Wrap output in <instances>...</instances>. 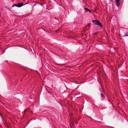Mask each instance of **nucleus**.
I'll return each instance as SVG.
<instances>
[{"mask_svg":"<svg viewBox=\"0 0 128 128\" xmlns=\"http://www.w3.org/2000/svg\"><path fill=\"white\" fill-rule=\"evenodd\" d=\"M101 96L103 99L105 97L104 96L103 94H101Z\"/></svg>","mask_w":128,"mask_h":128,"instance_id":"5","label":"nucleus"},{"mask_svg":"<svg viewBox=\"0 0 128 128\" xmlns=\"http://www.w3.org/2000/svg\"><path fill=\"white\" fill-rule=\"evenodd\" d=\"M24 5V4L23 3H19L16 4H13L12 6V7H13L14 6H16L17 7H18V8L20 7L23 6Z\"/></svg>","mask_w":128,"mask_h":128,"instance_id":"1","label":"nucleus"},{"mask_svg":"<svg viewBox=\"0 0 128 128\" xmlns=\"http://www.w3.org/2000/svg\"><path fill=\"white\" fill-rule=\"evenodd\" d=\"M127 34H128V33H127Z\"/></svg>","mask_w":128,"mask_h":128,"instance_id":"7","label":"nucleus"},{"mask_svg":"<svg viewBox=\"0 0 128 128\" xmlns=\"http://www.w3.org/2000/svg\"><path fill=\"white\" fill-rule=\"evenodd\" d=\"M116 5L118 6L120 5V3L119 0H116Z\"/></svg>","mask_w":128,"mask_h":128,"instance_id":"3","label":"nucleus"},{"mask_svg":"<svg viewBox=\"0 0 128 128\" xmlns=\"http://www.w3.org/2000/svg\"><path fill=\"white\" fill-rule=\"evenodd\" d=\"M128 36V35H126L125 36Z\"/></svg>","mask_w":128,"mask_h":128,"instance_id":"6","label":"nucleus"},{"mask_svg":"<svg viewBox=\"0 0 128 128\" xmlns=\"http://www.w3.org/2000/svg\"><path fill=\"white\" fill-rule=\"evenodd\" d=\"M84 9L86 10H87V11L89 12L90 13H91V10H90V9H88V8H85Z\"/></svg>","mask_w":128,"mask_h":128,"instance_id":"4","label":"nucleus"},{"mask_svg":"<svg viewBox=\"0 0 128 128\" xmlns=\"http://www.w3.org/2000/svg\"><path fill=\"white\" fill-rule=\"evenodd\" d=\"M92 22L93 23L95 24L96 25H98L100 27H102V25L101 23L98 21V20H93L92 21Z\"/></svg>","mask_w":128,"mask_h":128,"instance_id":"2","label":"nucleus"}]
</instances>
